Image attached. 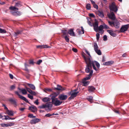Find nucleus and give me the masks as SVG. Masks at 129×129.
Instances as JSON below:
<instances>
[{
	"mask_svg": "<svg viewBox=\"0 0 129 129\" xmlns=\"http://www.w3.org/2000/svg\"><path fill=\"white\" fill-rule=\"evenodd\" d=\"M83 57L86 63V65H92L93 69L96 72H98L100 67L99 63L96 61H92L89 57H86L85 56H84Z\"/></svg>",
	"mask_w": 129,
	"mask_h": 129,
	"instance_id": "obj_1",
	"label": "nucleus"
},
{
	"mask_svg": "<svg viewBox=\"0 0 129 129\" xmlns=\"http://www.w3.org/2000/svg\"><path fill=\"white\" fill-rule=\"evenodd\" d=\"M85 70L86 73H89V74L88 75V76L91 77L93 73V70L92 69L91 65L89 64L86 65Z\"/></svg>",
	"mask_w": 129,
	"mask_h": 129,
	"instance_id": "obj_2",
	"label": "nucleus"
},
{
	"mask_svg": "<svg viewBox=\"0 0 129 129\" xmlns=\"http://www.w3.org/2000/svg\"><path fill=\"white\" fill-rule=\"evenodd\" d=\"M91 77L87 76L84 78L82 81V83L83 84V85L84 86H86L89 84V82L87 80L90 79Z\"/></svg>",
	"mask_w": 129,
	"mask_h": 129,
	"instance_id": "obj_3",
	"label": "nucleus"
},
{
	"mask_svg": "<svg viewBox=\"0 0 129 129\" xmlns=\"http://www.w3.org/2000/svg\"><path fill=\"white\" fill-rule=\"evenodd\" d=\"M109 8L111 11H113L116 12L118 10V9L114 2L112 3L110 5Z\"/></svg>",
	"mask_w": 129,
	"mask_h": 129,
	"instance_id": "obj_4",
	"label": "nucleus"
},
{
	"mask_svg": "<svg viewBox=\"0 0 129 129\" xmlns=\"http://www.w3.org/2000/svg\"><path fill=\"white\" fill-rule=\"evenodd\" d=\"M52 104L55 106H57L60 105L62 103L58 100L57 98H55V99H52Z\"/></svg>",
	"mask_w": 129,
	"mask_h": 129,
	"instance_id": "obj_5",
	"label": "nucleus"
},
{
	"mask_svg": "<svg viewBox=\"0 0 129 129\" xmlns=\"http://www.w3.org/2000/svg\"><path fill=\"white\" fill-rule=\"evenodd\" d=\"M15 92L16 94H17V95H18V96H19L20 98L24 101L27 103H29V102L28 100L27 99H26L25 97L20 95L19 94V93L17 91H15Z\"/></svg>",
	"mask_w": 129,
	"mask_h": 129,
	"instance_id": "obj_6",
	"label": "nucleus"
},
{
	"mask_svg": "<svg viewBox=\"0 0 129 129\" xmlns=\"http://www.w3.org/2000/svg\"><path fill=\"white\" fill-rule=\"evenodd\" d=\"M107 15L109 18L112 20H114L115 19V15L114 13L111 11L110 13H108Z\"/></svg>",
	"mask_w": 129,
	"mask_h": 129,
	"instance_id": "obj_7",
	"label": "nucleus"
},
{
	"mask_svg": "<svg viewBox=\"0 0 129 129\" xmlns=\"http://www.w3.org/2000/svg\"><path fill=\"white\" fill-rule=\"evenodd\" d=\"M128 27L129 25L128 24L123 25L120 28V31L121 32H124L127 30Z\"/></svg>",
	"mask_w": 129,
	"mask_h": 129,
	"instance_id": "obj_8",
	"label": "nucleus"
},
{
	"mask_svg": "<svg viewBox=\"0 0 129 129\" xmlns=\"http://www.w3.org/2000/svg\"><path fill=\"white\" fill-rule=\"evenodd\" d=\"M67 98V95L64 94H61L58 96V98L61 100H66Z\"/></svg>",
	"mask_w": 129,
	"mask_h": 129,
	"instance_id": "obj_9",
	"label": "nucleus"
},
{
	"mask_svg": "<svg viewBox=\"0 0 129 129\" xmlns=\"http://www.w3.org/2000/svg\"><path fill=\"white\" fill-rule=\"evenodd\" d=\"M95 89V88L92 86H89L88 87V90L90 93L94 92Z\"/></svg>",
	"mask_w": 129,
	"mask_h": 129,
	"instance_id": "obj_10",
	"label": "nucleus"
},
{
	"mask_svg": "<svg viewBox=\"0 0 129 129\" xmlns=\"http://www.w3.org/2000/svg\"><path fill=\"white\" fill-rule=\"evenodd\" d=\"M79 91H77V89H75L71 92V94L74 98L76 96Z\"/></svg>",
	"mask_w": 129,
	"mask_h": 129,
	"instance_id": "obj_11",
	"label": "nucleus"
},
{
	"mask_svg": "<svg viewBox=\"0 0 129 129\" xmlns=\"http://www.w3.org/2000/svg\"><path fill=\"white\" fill-rule=\"evenodd\" d=\"M40 120L38 118H36L35 119H32L30 121V123L31 124H35L36 123L40 121Z\"/></svg>",
	"mask_w": 129,
	"mask_h": 129,
	"instance_id": "obj_12",
	"label": "nucleus"
},
{
	"mask_svg": "<svg viewBox=\"0 0 129 129\" xmlns=\"http://www.w3.org/2000/svg\"><path fill=\"white\" fill-rule=\"evenodd\" d=\"M94 29L95 31L97 32L98 31V24L97 22H95L93 24Z\"/></svg>",
	"mask_w": 129,
	"mask_h": 129,
	"instance_id": "obj_13",
	"label": "nucleus"
},
{
	"mask_svg": "<svg viewBox=\"0 0 129 129\" xmlns=\"http://www.w3.org/2000/svg\"><path fill=\"white\" fill-rule=\"evenodd\" d=\"M29 109L33 112H35L37 111V108L34 106H32L30 107Z\"/></svg>",
	"mask_w": 129,
	"mask_h": 129,
	"instance_id": "obj_14",
	"label": "nucleus"
},
{
	"mask_svg": "<svg viewBox=\"0 0 129 129\" xmlns=\"http://www.w3.org/2000/svg\"><path fill=\"white\" fill-rule=\"evenodd\" d=\"M107 32L112 36L113 37H115L116 35V34L114 33V32L111 30H108Z\"/></svg>",
	"mask_w": 129,
	"mask_h": 129,
	"instance_id": "obj_15",
	"label": "nucleus"
},
{
	"mask_svg": "<svg viewBox=\"0 0 129 129\" xmlns=\"http://www.w3.org/2000/svg\"><path fill=\"white\" fill-rule=\"evenodd\" d=\"M68 33L71 36H75V34L74 32L73 29H70L69 30Z\"/></svg>",
	"mask_w": 129,
	"mask_h": 129,
	"instance_id": "obj_16",
	"label": "nucleus"
},
{
	"mask_svg": "<svg viewBox=\"0 0 129 129\" xmlns=\"http://www.w3.org/2000/svg\"><path fill=\"white\" fill-rule=\"evenodd\" d=\"M103 28L104 26L103 25H100L98 28V30H99L100 31V33L102 34H103L104 32V31L103 30Z\"/></svg>",
	"mask_w": 129,
	"mask_h": 129,
	"instance_id": "obj_17",
	"label": "nucleus"
},
{
	"mask_svg": "<svg viewBox=\"0 0 129 129\" xmlns=\"http://www.w3.org/2000/svg\"><path fill=\"white\" fill-rule=\"evenodd\" d=\"M18 89L19 90L21 91L23 94H25L27 93V90L25 89L24 88L20 89L19 88H18Z\"/></svg>",
	"mask_w": 129,
	"mask_h": 129,
	"instance_id": "obj_18",
	"label": "nucleus"
},
{
	"mask_svg": "<svg viewBox=\"0 0 129 129\" xmlns=\"http://www.w3.org/2000/svg\"><path fill=\"white\" fill-rule=\"evenodd\" d=\"M9 9L13 11V13H16L18 10V9L16 8L15 7H9Z\"/></svg>",
	"mask_w": 129,
	"mask_h": 129,
	"instance_id": "obj_19",
	"label": "nucleus"
},
{
	"mask_svg": "<svg viewBox=\"0 0 129 129\" xmlns=\"http://www.w3.org/2000/svg\"><path fill=\"white\" fill-rule=\"evenodd\" d=\"M6 114H8L9 116H12L14 115V113L11 110H7L6 111Z\"/></svg>",
	"mask_w": 129,
	"mask_h": 129,
	"instance_id": "obj_20",
	"label": "nucleus"
},
{
	"mask_svg": "<svg viewBox=\"0 0 129 129\" xmlns=\"http://www.w3.org/2000/svg\"><path fill=\"white\" fill-rule=\"evenodd\" d=\"M9 101L11 103H12L16 107L17 106L16 102V101L12 99H10L9 100Z\"/></svg>",
	"mask_w": 129,
	"mask_h": 129,
	"instance_id": "obj_21",
	"label": "nucleus"
},
{
	"mask_svg": "<svg viewBox=\"0 0 129 129\" xmlns=\"http://www.w3.org/2000/svg\"><path fill=\"white\" fill-rule=\"evenodd\" d=\"M113 61H108L107 62H104L103 63L104 65H109L112 64L113 63Z\"/></svg>",
	"mask_w": 129,
	"mask_h": 129,
	"instance_id": "obj_22",
	"label": "nucleus"
},
{
	"mask_svg": "<svg viewBox=\"0 0 129 129\" xmlns=\"http://www.w3.org/2000/svg\"><path fill=\"white\" fill-rule=\"evenodd\" d=\"M56 89L59 90H63L65 89L64 88L62 87L61 86L59 85H57V87L56 88Z\"/></svg>",
	"mask_w": 129,
	"mask_h": 129,
	"instance_id": "obj_23",
	"label": "nucleus"
},
{
	"mask_svg": "<svg viewBox=\"0 0 129 129\" xmlns=\"http://www.w3.org/2000/svg\"><path fill=\"white\" fill-rule=\"evenodd\" d=\"M58 94L56 92H54L51 94V99H55V98L58 95Z\"/></svg>",
	"mask_w": 129,
	"mask_h": 129,
	"instance_id": "obj_24",
	"label": "nucleus"
},
{
	"mask_svg": "<svg viewBox=\"0 0 129 129\" xmlns=\"http://www.w3.org/2000/svg\"><path fill=\"white\" fill-rule=\"evenodd\" d=\"M93 48L94 50L95 51H96V50L99 49V47L97 44L95 43H93Z\"/></svg>",
	"mask_w": 129,
	"mask_h": 129,
	"instance_id": "obj_25",
	"label": "nucleus"
},
{
	"mask_svg": "<svg viewBox=\"0 0 129 129\" xmlns=\"http://www.w3.org/2000/svg\"><path fill=\"white\" fill-rule=\"evenodd\" d=\"M27 84L32 90H35L36 88L35 86L34 85L29 83H27Z\"/></svg>",
	"mask_w": 129,
	"mask_h": 129,
	"instance_id": "obj_26",
	"label": "nucleus"
},
{
	"mask_svg": "<svg viewBox=\"0 0 129 129\" xmlns=\"http://www.w3.org/2000/svg\"><path fill=\"white\" fill-rule=\"evenodd\" d=\"M113 25L116 28H118L120 26V23L118 22H114Z\"/></svg>",
	"mask_w": 129,
	"mask_h": 129,
	"instance_id": "obj_27",
	"label": "nucleus"
},
{
	"mask_svg": "<svg viewBox=\"0 0 129 129\" xmlns=\"http://www.w3.org/2000/svg\"><path fill=\"white\" fill-rule=\"evenodd\" d=\"M52 102H48L46 104V105L47 108H51L52 106Z\"/></svg>",
	"mask_w": 129,
	"mask_h": 129,
	"instance_id": "obj_28",
	"label": "nucleus"
},
{
	"mask_svg": "<svg viewBox=\"0 0 129 129\" xmlns=\"http://www.w3.org/2000/svg\"><path fill=\"white\" fill-rule=\"evenodd\" d=\"M98 15L100 17H104V15L103 13L101 11H99L97 12Z\"/></svg>",
	"mask_w": 129,
	"mask_h": 129,
	"instance_id": "obj_29",
	"label": "nucleus"
},
{
	"mask_svg": "<svg viewBox=\"0 0 129 129\" xmlns=\"http://www.w3.org/2000/svg\"><path fill=\"white\" fill-rule=\"evenodd\" d=\"M87 99L88 101L91 103L92 102L93 100V97L92 96H89L87 97Z\"/></svg>",
	"mask_w": 129,
	"mask_h": 129,
	"instance_id": "obj_30",
	"label": "nucleus"
},
{
	"mask_svg": "<svg viewBox=\"0 0 129 129\" xmlns=\"http://www.w3.org/2000/svg\"><path fill=\"white\" fill-rule=\"evenodd\" d=\"M4 117H5V119L7 120H9V119H12L13 120L15 119V118H10L9 117L8 115H4Z\"/></svg>",
	"mask_w": 129,
	"mask_h": 129,
	"instance_id": "obj_31",
	"label": "nucleus"
},
{
	"mask_svg": "<svg viewBox=\"0 0 129 129\" xmlns=\"http://www.w3.org/2000/svg\"><path fill=\"white\" fill-rule=\"evenodd\" d=\"M95 52L98 55H101L102 54V52L101 51V50L98 49V50H96V51H95Z\"/></svg>",
	"mask_w": 129,
	"mask_h": 129,
	"instance_id": "obj_32",
	"label": "nucleus"
},
{
	"mask_svg": "<svg viewBox=\"0 0 129 129\" xmlns=\"http://www.w3.org/2000/svg\"><path fill=\"white\" fill-rule=\"evenodd\" d=\"M42 100L44 102H47L49 101V98H48L45 97Z\"/></svg>",
	"mask_w": 129,
	"mask_h": 129,
	"instance_id": "obj_33",
	"label": "nucleus"
},
{
	"mask_svg": "<svg viewBox=\"0 0 129 129\" xmlns=\"http://www.w3.org/2000/svg\"><path fill=\"white\" fill-rule=\"evenodd\" d=\"M8 127L11 126H13L15 124V123L13 122H10L7 123Z\"/></svg>",
	"mask_w": 129,
	"mask_h": 129,
	"instance_id": "obj_34",
	"label": "nucleus"
},
{
	"mask_svg": "<svg viewBox=\"0 0 129 129\" xmlns=\"http://www.w3.org/2000/svg\"><path fill=\"white\" fill-rule=\"evenodd\" d=\"M22 31H18L16 33H15L14 34V36L15 37H16L18 35L21 34Z\"/></svg>",
	"mask_w": 129,
	"mask_h": 129,
	"instance_id": "obj_35",
	"label": "nucleus"
},
{
	"mask_svg": "<svg viewBox=\"0 0 129 129\" xmlns=\"http://www.w3.org/2000/svg\"><path fill=\"white\" fill-rule=\"evenodd\" d=\"M86 8L88 10H90L91 9V6L90 4H87L86 5Z\"/></svg>",
	"mask_w": 129,
	"mask_h": 129,
	"instance_id": "obj_36",
	"label": "nucleus"
},
{
	"mask_svg": "<svg viewBox=\"0 0 129 129\" xmlns=\"http://www.w3.org/2000/svg\"><path fill=\"white\" fill-rule=\"evenodd\" d=\"M0 33H1L4 34L6 33V31L2 28H0Z\"/></svg>",
	"mask_w": 129,
	"mask_h": 129,
	"instance_id": "obj_37",
	"label": "nucleus"
},
{
	"mask_svg": "<svg viewBox=\"0 0 129 129\" xmlns=\"http://www.w3.org/2000/svg\"><path fill=\"white\" fill-rule=\"evenodd\" d=\"M39 108L40 109L45 108H47L46 104L42 105L39 106Z\"/></svg>",
	"mask_w": 129,
	"mask_h": 129,
	"instance_id": "obj_38",
	"label": "nucleus"
},
{
	"mask_svg": "<svg viewBox=\"0 0 129 129\" xmlns=\"http://www.w3.org/2000/svg\"><path fill=\"white\" fill-rule=\"evenodd\" d=\"M1 125L2 127H7V123H2L1 124Z\"/></svg>",
	"mask_w": 129,
	"mask_h": 129,
	"instance_id": "obj_39",
	"label": "nucleus"
},
{
	"mask_svg": "<svg viewBox=\"0 0 129 129\" xmlns=\"http://www.w3.org/2000/svg\"><path fill=\"white\" fill-rule=\"evenodd\" d=\"M62 33L63 34V35H66L68 33V31L67 30H63L62 31Z\"/></svg>",
	"mask_w": 129,
	"mask_h": 129,
	"instance_id": "obj_40",
	"label": "nucleus"
},
{
	"mask_svg": "<svg viewBox=\"0 0 129 129\" xmlns=\"http://www.w3.org/2000/svg\"><path fill=\"white\" fill-rule=\"evenodd\" d=\"M87 21H88L87 22H88V24L89 25L91 26L92 25L91 24V19L90 18H87Z\"/></svg>",
	"mask_w": 129,
	"mask_h": 129,
	"instance_id": "obj_41",
	"label": "nucleus"
},
{
	"mask_svg": "<svg viewBox=\"0 0 129 129\" xmlns=\"http://www.w3.org/2000/svg\"><path fill=\"white\" fill-rule=\"evenodd\" d=\"M54 113H53L52 114L48 113L46 114L45 116L47 117H49L51 116L52 115H54Z\"/></svg>",
	"mask_w": 129,
	"mask_h": 129,
	"instance_id": "obj_42",
	"label": "nucleus"
},
{
	"mask_svg": "<svg viewBox=\"0 0 129 129\" xmlns=\"http://www.w3.org/2000/svg\"><path fill=\"white\" fill-rule=\"evenodd\" d=\"M52 90L49 88H46L44 90V91L45 92H46V91H51Z\"/></svg>",
	"mask_w": 129,
	"mask_h": 129,
	"instance_id": "obj_43",
	"label": "nucleus"
},
{
	"mask_svg": "<svg viewBox=\"0 0 129 129\" xmlns=\"http://www.w3.org/2000/svg\"><path fill=\"white\" fill-rule=\"evenodd\" d=\"M28 97L31 100H33V96L29 94H28Z\"/></svg>",
	"mask_w": 129,
	"mask_h": 129,
	"instance_id": "obj_44",
	"label": "nucleus"
},
{
	"mask_svg": "<svg viewBox=\"0 0 129 129\" xmlns=\"http://www.w3.org/2000/svg\"><path fill=\"white\" fill-rule=\"evenodd\" d=\"M96 40L97 41L99 40L100 38V34L98 33H97L96 34Z\"/></svg>",
	"mask_w": 129,
	"mask_h": 129,
	"instance_id": "obj_45",
	"label": "nucleus"
},
{
	"mask_svg": "<svg viewBox=\"0 0 129 129\" xmlns=\"http://www.w3.org/2000/svg\"><path fill=\"white\" fill-rule=\"evenodd\" d=\"M28 117L30 118H35L36 116L33 115L32 114H29L28 115Z\"/></svg>",
	"mask_w": 129,
	"mask_h": 129,
	"instance_id": "obj_46",
	"label": "nucleus"
},
{
	"mask_svg": "<svg viewBox=\"0 0 129 129\" xmlns=\"http://www.w3.org/2000/svg\"><path fill=\"white\" fill-rule=\"evenodd\" d=\"M64 38L66 41L67 42H69V38L67 36H66L64 37Z\"/></svg>",
	"mask_w": 129,
	"mask_h": 129,
	"instance_id": "obj_47",
	"label": "nucleus"
},
{
	"mask_svg": "<svg viewBox=\"0 0 129 129\" xmlns=\"http://www.w3.org/2000/svg\"><path fill=\"white\" fill-rule=\"evenodd\" d=\"M26 89L27 91H28L30 93H31L32 90H31L29 88L26 87Z\"/></svg>",
	"mask_w": 129,
	"mask_h": 129,
	"instance_id": "obj_48",
	"label": "nucleus"
},
{
	"mask_svg": "<svg viewBox=\"0 0 129 129\" xmlns=\"http://www.w3.org/2000/svg\"><path fill=\"white\" fill-rule=\"evenodd\" d=\"M103 40L104 41H106L107 40V37L106 35H105L103 37Z\"/></svg>",
	"mask_w": 129,
	"mask_h": 129,
	"instance_id": "obj_49",
	"label": "nucleus"
},
{
	"mask_svg": "<svg viewBox=\"0 0 129 129\" xmlns=\"http://www.w3.org/2000/svg\"><path fill=\"white\" fill-rule=\"evenodd\" d=\"M42 60H39L37 62V64H40L42 62Z\"/></svg>",
	"mask_w": 129,
	"mask_h": 129,
	"instance_id": "obj_50",
	"label": "nucleus"
},
{
	"mask_svg": "<svg viewBox=\"0 0 129 129\" xmlns=\"http://www.w3.org/2000/svg\"><path fill=\"white\" fill-rule=\"evenodd\" d=\"M108 22L109 24H110V25L111 26L112 25H114V22H111L109 21H108Z\"/></svg>",
	"mask_w": 129,
	"mask_h": 129,
	"instance_id": "obj_51",
	"label": "nucleus"
},
{
	"mask_svg": "<svg viewBox=\"0 0 129 129\" xmlns=\"http://www.w3.org/2000/svg\"><path fill=\"white\" fill-rule=\"evenodd\" d=\"M103 26H104V28L106 29H108L109 28V27L108 26L105 24H103Z\"/></svg>",
	"mask_w": 129,
	"mask_h": 129,
	"instance_id": "obj_52",
	"label": "nucleus"
},
{
	"mask_svg": "<svg viewBox=\"0 0 129 129\" xmlns=\"http://www.w3.org/2000/svg\"><path fill=\"white\" fill-rule=\"evenodd\" d=\"M93 6L94 7V8H95L96 9H98V6L95 4H94V5H93Z\"/></svg>",
	"mask_w": 129,
	"mask_h": 129,
	"instance_id": "obj_53",
	"label": "nucleus"
},
{
	"mask_svg": "<svg viewBox=\"0 0 129 129\" xmlns=\"http://www.w3.org/2000/svg\"><path fill=\"white\" fill-rule=\"evenodd\" d=\"M43 48H48L49 47L47 45H43Z\"/></svg>",
	"mask_w": 129,
	"mask_h": 129,
	"instance_id": "obj_54",
	"label": "nucleus"
},
{
	"mask_svg": "<svg viewBox=\"0 0 129 129\" xmlns=\"http://www.w3.org/2000/svg\"><path fill=\"white\" fill-rule=\"evenodd\" d=\"M15 88V86L14 85H12L11 86L10 88L12 90L14 89Z\"/></svg>",
	"mask_w": 129,
	"mask_h": 129,
	"instance_id": "obj_55",
	"label": "nucleus"
},
{
	"mask_svg": "<svg viewBox=\"0 0 129 129\" xmlns=\"http://www.w3.org/2000/svg\"><path fill=\"white\" fill-rule=\"evenodd\" d=\"M30 94L34 95H36V93L35 92L33 91H32L31 93Z\"/></svg>",
	"mask_w": 129,
	"mask_h": 129,
	"instance_id": "obj_56",
	"label": "nucleus"
},
{
	"mask_svg": "<svg viewBox=\"0 0 129 129\" xmlns=\"http://www.w3.org/2000/svg\"><path fill=\"white\" fill-rule=\"evenodd\" d=\"M43 45H38L36 46L37 48H43Z\"/></svg>",
	"mask_w": 129,
	"mask_h": 129,
	"instance_id": "obj_57",
	"label": "nucleus"
},
{
	"mask_svg": "<svg viewBox=\"0 0 129 129\" xmlns=\"http://www.w3.org/2000/svg\"><path fill=\"white\" fill-rule=\"evenodd\" d=\"M72 50L74 52H77V49L76 48H73L72 49Z\"/></svg>",
	"mask_w": 129,
	"mask_h": 129,
	"instance_id": "obj_58",
	"label": "nucleus"
},
{
	"mask_svg": "<svg viewBox=\"0 0 129 129\" xmlns=\"http://www.w3.org/2000/svg\"><path fill=\"white\" fill-rule=\"evenodd\" d=\"M34 103L36 104L37 105H38L39 104L38 100V99H37L36 101L34 102Z\"/></svg>",
	"mask_w": 129,
	"mask_h": 129,
	"instance_id": "obj_59",
	"label": "nucleus"
},
{
	"mask_svg": "<svg viewBox=\"0 0 129 129\" xmlns=\"http://www.w3.org/2000/svg\"><path fill=\"white\" fill-rule=\"evenodd\" d=\"M89 16L91 17H92L94 18L95 17L94 15L93 14H89Z\"/></svg>",
	"mask_w": 129,
	"mask_h": 129,
	"instance_id": "obj_60",
	"label": "nucleus"
},
{
	"mask_svg": "<svg viewBox=\"0 0 129 129\" xmlns=\"http://www.w3.org/2000/svg\"><path fill=\"white\" fill-rule=\"evenodd\" d=\"M81 30L82 32V34H84V29H83L82 26L81 27Z\"/></svg>",
	"mask_w": 129,
	"mask_h": 129,
	"instance_id": "obj_61",
	"label": "nucleus"
},
{
	"mask_svg": "<svg viewBox=\"0 0 129 129\" xmlns=\"http://www.w3.org/2000/svg\"><path fill=\"white\" fill-rule=\"evenodd\" d=\"M9 76L11 79H13V75L11 74H9Z\"/></svg>",
	"mask_w": 129,
	"mask_h": 129,
	"instance_id": "obj_62",
	"label": "nucleus"
},
{
	"mask_svg": "<svg viewBox=\"0 0 129 129\" xmlns=\"http://www.w3.org/2000/svg\"><path fill=\"white\" fill-rule=\"evenodd\" d=\"M3 106L4 107L5 109L6 110H8L6 106V105L4 104H3Z\"/></svg>",
	"mask_w": 129,
	"mask_h": 129,
	"instance_id": "obj_63",
	"label": "nucleus"
},
{
	"mask_svg": "<svg viewBox=\"0 0 129 129\" xmlns=\"http://www.w3.org/2000/svg\"><path fill=\"white\" fill-rule=\"evenodd\" d=\"M90 0L92 4V5H94V4H95V2L94 1H93L92 0Z\"/></svg>",
	"mask_w": 129,
	"mask_h": 129,
	"instance_id": "obj_64",
	"label": "nucleus"
}]
</instances>
